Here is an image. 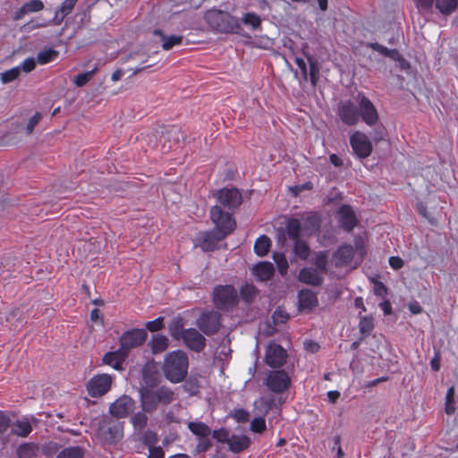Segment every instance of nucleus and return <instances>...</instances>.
I'll use <instances>...</instances> for the list:
<instances>
[{"label": "nucleus", "instance_id": "1", "mask_svg": "<svg viewBox=\"0 0 458 458\" xmlns=\"http://www.w3.org/2000/svg\"><path fill=\"white\" fill-rule=\"evenodd\" d=\"M189 358L182 350L165 354L162 365L165 377L171 383L177 384L184 380L188 374Z\"/></svg>", "mask_w": 458, "mask_h": 458}, {"label": "nucleus", "instance_id": "2", "mask_svg": "<svg viewBox=\"0 0 458 458\" xmlns=\"http://www.w3.org/2000/svg\"><path fill=\"white\" fill-rule=\"evenodd\" d=\"M140 396L142 410L148 413L156 411L158 405L166 406L175 399L174 391L166 386L142 388Z\"/></svg>", "mask_w": 458, "mask_h": 458}, {"label": "nucleus", "instance_id": "3", "mask_svg": "<svg viewBox=\"0 0 458 458\" xmlns=\"http://www.w3.org/2000/svg\"><path fill=\"white\" fill-rule=\"evenodd\" d=\"M204 19L211 29L218 32L233 33L239 28L237 20L222 10L210 9L206 12Z\"/></svg>", "mask_w": 458, "mask_h": 458}, {"label": "nucleus", "instance_id": "4", "mask_svg": "<svg viewBox=\"0 0 458 458\" xmlns=\"http://www.w3.org/2000/svg\"><path fill=\"white\" fill-rule=\"evenodd\" d=\"M209 216L212 223L215 225L214 230L220 233V234L228 236L234 231L236 221L233 217V213L224 210L221 206H213L210 208Z\"/></svg>", "mask_w": 458, "mask_h": 458}, {"label": "nucleus", "instance_id": "5", "mask_svg": "<svg viewBox=\"0 0 458 458\" xmlns=\"http://www.w3.org/2000/svg\"><path fill=\"white\" fill-rule=\"evenodd\" d=\"M213 302L221 310H228L236 307L239 302V295L236 289L231 284L216 285L213 290Z\"/></svg>", "mask_w": 458, "mask_h": 458}, {"label": "nucleus", "instance_id": "6", "mask_svg": "<svg viewBox=\"0 0 458 458\" xmlns=\"http://www.w3.org/2000/svg\"><path fill=\"white\" fill-rule=\"evenodd\" d=\"M124 422L115 419H106L98 428L99 439L107 445H115L123 437Z\"/></svg>", "mask_w": 458, "mask_h": 458}, {"label": "nucleus", "instance_id": "7", "mask_svg": "<svg viewBox=\"0 0 458 458\" xmlns=\"http://www.w3.org/2000/svg\"><path fill=\"white\" fill-rule=\"evenodd\" d=\"M358 253L360 259H362L366 254L364 244L361 241L355 242V248L351 244H344L337 248L334 253L335 266L336 267H342L349 265L354 254Z\"/></svg>", "mask_w": 458, "mask_h": 458}, {"label": "nucleus", "instance_id": "8", "mask_svg": "<svg viewBox=\"0 0 458 458\" xmlns=\"http://www.w3.org/2000/svg\"><path fill=\"white\" fill-rule=\"evenodd\" d=\"M216 198L217 200L216 206L226 208L227 211L233 213L242 203V192L234 188H222L216 191Z\"/></svg>", "mask_w": 458, "mask_h": 458}, {"label": "nucleus", "instance_id": "9", "mask_svg": "<svg viewBox=\"0 0 458 458\" xmlns=\"http://www.w3.org/2000/svg\"><path fill=\"white\" fill-rule=\"evenodd\" d=\"M113 381L114 378L109 374L94 375L86 385L87 392L93 398L101 397L110 391Z\"/></svg>", "mask_w": 458, "mask_h": 458}, {"label": "nucleus", "instance_id": "10", "mask_svg": "<svg viewBox=\"0 0 458 458\" xmlns=\"http://www.w3.org/2000/svg\"><path fill=\"white\" fill-rule=\"evenodd\" d=\"M196 325L206 335H214L221 327V315L213 310L202 312L197 319Z\"/></svg>", "mask_w": 458, "mask_h": 458}, {"label": "nucleus", "instance_id": "11", "mask_svg": "<svg viewBox=\"0 0 458 458\" xmlns=\"http://www.w3.org/2000/svg\"><path fill=\"white\" fill-rule=\"evenodd\" d=\"M350 145L354 155L360 159L369 157L373 151V145L369 137L360 131H354L350 136Z\"/></svg>", "mask_w": 458, "mask_h": 458}, {"label": "nucleus", "instance_id": "12", "mask_svg": "<svg viewBox=\"0 0 458 458\" xmlns=\"http://www.w3.org/2000/svg\"><path fill=\"white\" fill-rule=\"evenodd\" d=\"M358 109L360 118L369 126H374L378 122L377 110L371 100L362 93L358 94Z\"/></svg>", "mask_w": 458, "mask_h": 458}, {"label": "nucleus", "instance_id": "13", "mask_svg": "<svg viewBox=\"0 0 458 458\" xmlns=\"http://www.w3.org/2000/svg\"><path fill=\"white\" fill-rule=\"evenodd\" d=\"M265 385L271 392L282 394L290 387L291 378L283 369L274 370L268 373Z\"/></svg>", "mask_w": 458, "mask_h": 458}, {"label": "nucleus", "instance_id": "14", "mask_svg": "<svg viewBox=\"0 0 458 458\" xmlns=\"http://www.w3.org/2000/svg\"><path fill=\"white\" fill-rule=\"evenodd\" d=\"M147 336L148 334L146 330L142 328L127 330L120 336V347L128 353L129 350L142 345L146 341Z\"/></svg>", "mask_w": 458, "mask_h": 458}, {"label": "nucleus", "instance_id": "15", "mask_svg": "<svg viewBox=\"0 0 458 458\" xmlns=\"http://www.w3.org/2000/svg\"><path fill=\"white\" fill-rule=\"evenodd\" d=\"M135 401L129 395L123 394L109 406L110 414L117 419L128 417L135 409Z\"/></svg>", "mask_w": 458, "mask_h": 458}, {"label": "nucleus", "instance_id": "16", "mask_svg": "<svg viewBox=\"0 0 458 458\" xmlns=\"http://www.w3.org/2000/svg\"><path fill=\"white\" fill-rule=\"evenodd\" d=\"M225 237L216 230L200 232L196 238L195 245L203 251H213L218 248V243Z\"/></svg>", "mask_w": 458, "mask_h": 458}, {"label": "nucleus", "instance_id": "17", "mask_svg": "<svg viewBox=\"0 0 458 458\" xmlns=\"http://www.w3.org/2000/svg\"><path fill=\"white\" fill-rule=\"evenodd\" d=\"M337 114L341 122L348 126H353L360 121L358 106L352 100L341 102L338 106Z\"/></svg>", "mask_w": 458, "mask_h": 458}, {"label": "nucleus", "instance_id": "18", "mask_svg": "<svg viewBox=\"0 0 458 458\" xmlns=\"http://www.w3.org/2000/svg\"><path fill=\"white\" fill-rule=\"evenodd\" d=\"M287 352L278 344L271 343L268 344L266 354L265 361L271 368H281L286 363Z\"/></svg>", "mask_w": 458, "mask_h": 458}, {"label": "nucleus", "instance_id": "19", "mask_svg": "<svg viewBox=\"0 0 458 458\" xmlns=\"http://www.w3.org/2000/svg\"><path fill=\"white\" fill-rule=\"evenodd\" d=\"M336 218L340 226L348 233L352 232L358 225L355 212L348 204H344L338 208Z\"/></svg>", "mask_w": 458, "mask_h": 458}, {"label": "nucleus", "instance_id": "20", "mask_svg": "<svg viewBox=\"0 0 458 458\" xmlns=\"http://www.w3.org/2000/svg\"><path fill=\"white\" fill-rule=\"evenodd\" d=\"M38 420L33 415L23 416L11 425V434L20 437H27L32 432Z\"/></svg>", "mask_w": 458, "mask_h": 458}, {"label": "nucleus", "instance_id": "21", "mask_svg": "<svg viewBox=\"0 0 458 458\" xmlns=\"http://www.w3.org/2000/svg\"><path fill=\"white\" fill-rule=\"evenodd\" d=\"M182 341L188 349L196 352H202L207 342L206 338L196 328H187Z\"/></svg>", "mask_w": 458, "mask_h": 458}, {"label": "nucleus", "instance_id": "22", "mask_svg": "<svg viewBox=\"0 0 458 458\" xmlns=\"http://www.w3.org/2000/svg\"><path fill=\"white\" fill-rule=\"evenodd\" d=\"M128 353L123 349L119 348L114 352H108L104 354L102 358V362L105 365H108L114 369L115 370H123V364L127 358Z\"/></svg>", "mask_w": 458, "mask_h": 458}, {"label": "nucleus", "instance_id": "23", "mask_svg": "<svg viewBox=\"0 0 458 458\" xmlns=\"http://www.w3.org/2000/svg\"><path fill=\"white\" fill-rule=\"evenodd\" d=\"M324 274L314 267H303L300 270L298 279L306 284L319 286L324 281Z\"/></svg>", "mask_w": 458, "mask_h": 458}, {"label": "nucleus", "instance_id": "24", "mask_svg": "<svg viewBox=\"0 0 458 458\" xmlns=\"http://www.w3.org/2000/svg\"><path fill=\"white\" fill-rule=\"evenodd\" d=\"M252 274L259 281L266 282L270 280L275 274V267L271 262L260 261L252 269Z\"/></svg>", "mask_w": 458, "mask_h": 458}, {"label": "nucleus", "instance_id": "25", "mask_svg": "<svg viewBox=\"0 0 458 458\" xmlns=\"http://www.w3.org/2000/svg\"><path fill=\"white\" fill-rule=\"evenodd\" d=\"M250 443V438L248 436L233 434L227 445L232 453L240 454L247 450Z\"/></svg>", "mask_w": 458, "mask_h": 458}, {"label": "nucleus", "instance_id": "26", "mask_svg": "<svg viewBox=\"0 0 458 458\" xmlns=\"http://www.w3.org/2000/svg\"><path fill=\"white\" fill-rule=\"evenodd\" d=\"M40 452L39 445L33 442L22 443L16 450L18 458H37Z\"/></svg>", "mask_w": 458, "mask_h": 458}, {"label": "nucleus", "instance_id": "27", "mask_svg": "<svg viewBox=\"0 0 458 458\" xmlns=\"http://www.w3.org/2000/svg\"><path fill=\"white\" fill-rule=\"evenodd\" d=\"M299 306L301 310H311L318 305L316 293L309 289L301 290L298 293Z\"/></svg>", "mask_w": 458, "mask_h": 458}, {"label": "nucleus", "instance_id": "28", "mask_svg": "<svg viewBox=\"0 0 458 458\" xmlns=\"http://www.w3.org/2000/svg\"><path fill=\"white\" fill-rule=\"evenodd\" d=\"M153 34L158 36L162 42V48L165 51L172 49L174 46L181 45L183 37L181 35H171L167 37L161 30L157 29Z\"/></svg>", "mask_w": 458, "mask_h": 458}, {"label": "nucleus", "instance_id": "29", "mask_svg": "<svg viewBox=\"0 0 458 458\" xmlns=\"http://www.w3.org/2000/svg\"><path fill=\"white\" fill-rule=\"evenodd\" d=\"M77 1L78 0H64L55 13L53 19L54 23L56 25L61 24L64 18L72 12Z\"/></svg>", "mask_w": 458, "mask_h": 458}, {"label": "nucleus", "instance_id": "30", "mask_svg": "<svg viewBox=\"0 0 458 458\" xmlns=\"http://www.w3.org/2000/svg\"><path fill=\"white\" fill-rule=\"evenodd\" d=\"M435 8L444 16L458 10V0H435Z\"/></svg>", "mask_w": 458, "mask_h": 458}, {"label": "nucleus", "instance_id": "31", "mask_svg": "<svg viewBox=\"0 0 458 458\" xmlns=\"http://www.w3.org/2000/svg\"><path fill=\"white\" fill-rule=\"evenodd\" d=\"M321 224L320 216L316 212H310L304 218L303 229L312 234L319 230Z\"/></svg>", "mask_w": 458, "mask_h": 458}, {"label": "nucleus", "instance_id": "32", "mask_svg": "<svg viewBox=\"0 0 458 458\" xmlns=\"http://www.w3.org/2000/svg\"><path fill=\"white\" fill-rule=\"evenodd\" d=\"M169 344V340L165 335H156L148 343L152 353L157 354L165 352Z\"/></svg>", "mask_w": 458, "mask_h": 458}, {"label": "nucleus", "instance_id": "33", "mask_svg": "<svg viewBox=\"0 0 458 458\" xmlns=\"http://www.w3.org/2000/svg\"><path fill=\"white\" fill-rule=\"evenodd\" d=\"M213 444L209 437H198L197 445L192 450L191 454L193 456L198 458H205V454L210 450Z\"/></svg>", "mask_w": 458, "mask_h": 458}, {"label": "nucleus", "instance_id": "34", "mask_svg": "<svg viewBox=\"0 0 458 458\" xmlns=\"http://www.w3.org/2000/svg\"><path fill=\"white\" fill-rule=\"evenodd\" d=\"M187 428L197 438L209 437L211 434V428L202 421H190Z\"/></svg>", "mask_w": 458, "mask_h": 458}, {"label": "nucleus", "instance_id": "35", "mask_svg": "<svg viewBox=\"0 0 458 458\" xmlns=\"http://www.w3.org/2000/svg\"><path fill=\"white\" fill-rule=\"evenodd\" d=\"M328 252L326 250L316 252L311 259V263L322 274L327 273Z\"/></svg>", "mask_w": 458, "mask_h": 458}, {"label": "nucleus", "instance_id": "36", "mask_svg": "<svg viewBox=\"0 0 458 458\" xmlns=\"http://www.w3.org/2000/svg\"><path fill=\"white\" fill-rule=\"evenodd\" d=\"M286 233L288 237L293 241L300 239L301 233V224L300 220L294 217H290L286 221Z\"/></svg>", "mask_w": 458, "mask_h": 458}, {"label": "nucleus", "instance_id": "37", "mask_svg": "<svg viewBox=\"0 0 458 458\" xmlns=\"http://www.w3.org/2000/svg\"><path fill=\"white\" fill-rule=\"evenodd\" d=\"M359 330L363 338H366L368 335L371 334L375 327L374 318L371 316H361L359 315Z\"/></svg>", "mask_w": 458, "mask_h": 458}, {"label": "nucleus", "instance_id": "38", "mask_svg": "<svg viewBox=\"0 0 458 458\" xmlns=\"http://www.w3.org/2000/svg\"><path fill=\"white\" fill-rule=\"evenodd\" d=\"M270 247L271 240L268 236L263 234L256 240L254 244V252L258 256L263 257L268 253Z\"/></svg>", "mask_w": 458, "mask_h": 458}, {"label": "nucleus", "instance_id": "39", "mask_svg": "<svg viewBox=\"0 0 458 458\" xmlns=\"http://www.w3.org/2000/svg\"><path fill=\"white\" fill-rule=\"evenodd\" d=\"M259 291L256 286L252 284H244L240 288V297L246 303H250L253 301L255 297L257 296Z\"/></svg>", "mask_w": 458, "mask_h": 458}, {"label": "nucleus", "instance_id": "40", "mask_svg": "<svg viewBox=\"0 0 458 458\" xmlns=\"http://www.w3.org/2000/svg\"><path fill=\"white\" fill-rule=\"evenodd\" d=\"M84 450L81 446H68L61 450L57 458H83Z\"/></svg>", "mask_w": 458, "mask_h": 458}, {"label": "nucleus", "instance_id": "41", "mask_svg": "<svg viewBox=\"0 0 458 458\" xmlns=\"http://www.w3.org/2000/svg\"><path fill=\"white\" fill-rule=\"evenodd\" d=\"M293 251L298 258L305 260L310 254V248L306 242L298 239L294 241Z\"/></svg>", "mask_w": 458, "mask_h": 458}, {"label": "nucleus", "instance_id": "42", "mask_svg": "<svg viewBox=\"0 0 458 458\" xmlns=\"http://www.w3.org/2000/svg\"><path fill=\"white\" fill-rule=\"evenodd\" d=\"M307 59L310 65L308 76H310L312 86L316 87L319 78V67L317 60L313 56L308 55Z\"/></svg>", "mask_w": 458, "mask_h": 458}, {"label": "nucleus", "instance_id": "43", "mask_svg": "<svg viewBox=\"0 0 458 458\" xmlns=\"http://www.w3.org/2000/svg\"><path fill=\"white\" fill-rule=\"evenodd\" d=\"M59 55V52L53 48H47L38 52L37 55V62L39 64H47L55 61Z\"/></svg>", "mask_w": 458, "mask_h": 458}, {"label": "nucleus", "instance_id": "44", "mask_svg": "<svg viewBox=\"0 0 458 458\" xmlns=\"http://www.w3.org/2000/svg\"><path fill=\"white\" fill-rule=\"evenodd\" d=\"M243 24L250 26L252 30H261V19L260 17L252 12H249L243 14L242 18Z\"/></svg>", "mask_w": 458, "mask_h": 458}, {"label": "nucleus", "instance_id": "45", "mask_svg": "<svg viewBox=\"0 0 458 458\" xmlns=\"http://www.w3.org/2000/svg\"><path fill=\"white\" fill-rule=\"evenodd\" d=\"M183 321L182 318H177L173 321V323L169 327L170 335L174 339L182 340L185 332V328H183Z\"/></svg>", "mask_w": 458, "mask_h": 458}, {"label": "nucleus", "instance_id": "46", "mask_svg": "<svg viewBox=\"0 0 458 458\" xmlns=\"http://www.w3.org/2000/svg\"><path fill=\"white\" fill-rule=\"evenodd\" d=\"M146 413L147 412L142 410V411H138L131 417V423L135 429L141 430L147 426L148 416Z\"/></svg>", "mask_w": 458, "mask_h": 458}, {"label": "nucleus", "instance_id": "47", "mask_svg": "<svg viewBox=\"0 0 458 458\" xmlns=\"http://www.w3.org/2000/svg\"><path fill=\"white\" fill-rule=\"evenodd\" d=\"M98 71V67L95 66L92 70L86 72L79 73L73 79V83L76 87H83L89 81H90Z\"/></svg>", "mask_w": 458, "mask_h": 458}, {"label": "nucleus", "instance_id": "48", "mask_svg": "<svg viewBox=\"0 0 458 458\" xmlns=\"http://www.w3.org/2000/svg\"><path fill=\"white\" fill-rule=\"evenodd\" d=\"M211 433H212V437L214 439H216L219 443L226 444V445H228L229 440L232 436V435H230L229 430L226 429L225 428H220L218 429H215V430L211 431Z\"/></svg>", "mask_w": 458, "mask_h": 458}, {"label": "nucleus", "instance_id": "49", "mask_svg": "<svg viewBox=\"0 0 458 458\" xmlns=\"http://www.w3.org/2000/svg\"><path fill=\"white\" fill-rule=\"evenodd\" d=\"M142 444L148 448L156 446L158 442L157 434L150 429L146 430L142 435Z\"/></svg>", "mask_w": 458, "mask_h": 458}, {"label": "nucleus", "instance_id": "50", "mask_svg": "<svg viewBox=\"0 0 458 458\" xmlns=\"http://www.w3.org/2000/svg\"><path fill=\"white\" fill-rule=\"evenodd\" d=\"M21 73L20 67H13L1 73V81L4 84L15 81Z\"/></svg>", "mask_w": 458, "mask_h": 458}, {"label": "nucleus", "instance_id": "51", "mask_svg": "<svg viewBox=\"0 0 458 458\" xmlns=\"http://www.w3.org/2000/svg\"><path fill=\"white\" fill-rule=\"evenodd\" d=\"M274 260L276 263L279 273L283 276L285 275L289 267L285 256L282 253H275Z\"/></svg>", "mask_w": 458, "mask_h": 458}, {"label": "nucleus", "instance_id": "52", "mask_svg": "<svg viewBox=\"0 0 458 458\" xmlns=\"http://www.w3.org/2000/svg\"><path fill=\"white\" fill-rule=\"evenodd\" d=\"M445 413L448 415L453 414L455 411L454 407V387H450L447 390L446 396H445Z\"/></svg>", "mask_w": 458, "mask_h": 458}, {"label": "nucleus", "instance_id": "53", "mask_svg": "<svg viewBox=\"0 0 458 458\" xmlns=\"http://www.w3.org/2000/svg\"><path fill=\"white\" fill-rule=\"evenodd\" d=\"M250 429L254 433L261 434L267 429L264 417L254 418L250 422Z\"/></svg>", "mask_w": 458, "mask_h": 458}, {"label": "nucleus", "instance_id": "54", "mask_svg": "<svg viewBox=\"0 0 458 458\" xmlns=\"http://www.w3.org/2000/svg\"><path fill=\"white\" fill-rule=\"evenodd\" d=\"M146 328L150 332H157L164 328V318L158 317L154 320L148 321L145 324Z\"/></svg>", "mask_w": 458, "mask_h": 458}, {"label": "nucleus", "instance_id": "55", "mask_svg": "<svg viewBox=\"0 0 458 458\" xmlns=\"http://www.w3.org/2000/svg\"><path fill=\"white\" fill-rule=\"evenodd\" d=\"M232 417L239 423H245L250 420V413L248 411L239 408L233 411Z\"/></svg>", "mask_w": 458, "mask_h": 458}, {"label": "nucleus", "instance_id": "56", "mask_svg": "<svg viewBox=\"0 0 458 458\" xmlns=\"http://www.w3.org/2000/svg\"><path fill=\"white\" fill-rule=\"evenodd\" d=\"M414 4L421 13H429L432 10L433 4L435 5V0H413Z\"/></svg>", "mask_w": 458, "mask_h": 458}, {"label": "nucleus", "instance_id": "57", "mask_svg": "<svg viewBox=\"0 0 458 458\" xmlns=\"http://www.w3.org/2000/svg\"><path fill=\"white\" fill-rule=\"evenodd\" d=\"M28 13H37L44 9V4L41 0H30L24 4Z\"/></svg>", "mask_w": 458, "mask_h": 458}, {"label": "nucleus", "instance_id": "58", "mask_svg": "<svg viewBox=\"0 0 458 458\" xmlns=\"http://www.w3.org/2000/svg\"><path fill=\"white\" fill-rule=\"evenodd\" d=\"M42 115L39 112H36L29 120L26 131L28 134H31L34 131V128L38 124L39 121L41 120Z\"/></svg>", "mask_w": 458, "mask_h": 458}, {"label": "nucleus", "instance_id": "59", "mask_svg": "<svg viewBox=\"0 0 458 458\" xmlns=\"http://www.w3.org/2000/svg\"><path fill=\"white\" fill-rule=\"evenodd\" d=\"M166 134L168 139L172 138L177 143L182 137V131H181V128L176 125L170 126L166 131Z\"/></svg>", "mask_w": 458, "mask_h": 458}, {"label": "nucleus", "instance_id": "60", "mask_svg": "<svg viewBox=\"0 0 458 458\" xmlns=\"http://www.w3.org/2000/svg\"><path fill=\"white\" fill-rule=\"evenodd\" d=\"M11 426V419L9 415L0 411V435L4 434L7 428Z\"/></svg>", "mask_w": 458, "mask_h": 458}, {"label": "nucleus", "instance_id": "61", "mask_svg": "<svg viewBox=\"0 0 458 458\" xmlns=\"http://www.w3.org/2000/svg\"><path fill=\"white\" fill-rule=\"evenodd\" d=\"M373 290L374 293L381 298H385L387 295V288L381 281L377 280L374 282Z\"/></svg>", "mask_w": 458, "mask_h": 458}, {"label": "nucleus", "instance_id": "62", "mask_svg": "<svg viewBox=\"0 0 458 458\" xmlns=\"http://www.w3.org/2000/svg\"><path fill=\"white\" fill-rule=\"evenodd\" d=\"M368 47L378 52L384 56H387L389 48L385 46L378 44L377 42H370L367 45Z\"/></svg>", "mask_w": 458, "mask_h": 458}, {"label": "nucleus", "instance_id": "63", "mask_svg": "<svg viewBox=\"0 0 458 458\" xmlns=\"http://www.w3.org/2000/svg\"><path fill=\"white\" fill-rule=\"evenodd\" d=\"M148 458H165V452L161 446L148 448Z\"/></svg>", "mask_w": 458, "mask_h": 458}, {"label": "nucleus", "instance_id": "64", "mask_svg": "<svg viewBox=\"0 0 458 458\" xmlns=\"http://www.w3.org/2000/svg\"><path fill=\"white\" fill-rule=\"evenodd\" d=\"M36 67V61L33 57L26 58L21 64V69L25 72H32Z\"/></svg>", "mask_w": 458, "mask_h": 458}]
</instances>
